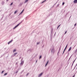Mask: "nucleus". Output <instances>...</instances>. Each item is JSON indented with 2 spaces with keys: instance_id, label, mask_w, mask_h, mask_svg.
<instances>
[{
  "instance_id": "nucleus-1",
  "label": "nucleus",
  "mask_w": 77,
  "mask_h": 77,
  "mask_svg": "<svg viewBox=\"0 0 77 77\" xmlns=\"http://www.w3.org/2000/svg\"><path fill=\"white\" fill-rule=\"evenodd\" d=\"M22 21H21L18 24H17L16 26L13 29H15V28H16V27H17L18 26H19V25L20 24H21L22 23Z\"/></svg>"
},
{
  "instance_id": "nucleus-2",
  "label": "nucleus",
  "mask_w": 77,
  "mask_h": 77,
  "mask_svg": "<svg viewBox=\"0 0 77 77\" xmlns=\"http://www.w3.org/2000/svg\"><path fill=\"white\" fill-rule=\"evenodd\" d=\"M21 63L20 64V66H22V65H23V64H24V61L23 60H21Z\"/></svg>"
},
{
  "instance_id": "nucleus-3",
  "label": "nucleus",
  "mask_w": 77,
  "mask_h": 77,
  "mask_svg": "<svg viewBox=\"0 0 77 77\" xmlns=\"http://www.w3.org/2000/svg\"><path fill=\"white\" fill-rule=\"evenodd\" d=\"M51 52L54 53V48L53 47L52 49Z\"/></svg>"
},
{
  "instance_id": "nucleus-4",
  "label": "nucleus",
  "mask_w": 77,
  "mask_h": 77,
  "mask_svg": "<svg viewBox=\"0 0 77 77\" xmlns=\"http://www.w3.org/2000/svg\"><path fill=\"white\" fill-rule=\"evenodd\" d=\"M42 74H43V73H42V72L40 74L38 75V77H41V75H42Z\"/></svg>"
},
{
  "instance_id": "nucleus-5",
  "label": "nucleus",
  "mask_w": 77,
  "mask_h": 77,
  "mask_svg": "<svg viewBox=\"0 0 77 77\" xmlns=\"http://www.w3.org/2000/svg\"><path fill=\"white\" fill-rule=\"evenodd\" d=\"M18 54V53L17 52H16V53H14V55H12V57H14V56H15V55H16V54Z\"/></svg>"
},
{
  "instance_id": "nucleus-6",
  "label": "nucleus",
  "mask_w": 77,
  "mask_h": 77,
  "mask_svg": "<svg viewBox=\"0 0 77 77\" xmlns=\"http://www.w3.org/2000/svg\"><path fill=\"white\" fill-rule=\"evenodd\" d=\"M12 41H13V40L12 39L9 42H8V45L9 44H10V43H11V42H12Z\"/></svg>"
},
{
  "instance_id": "nucleus-7",
  "label": "nucleus",
  "mask_w": 77,
  "mask_h": 77,
  "mask_svg": "<svg viewBox=\"0 0 77 77\" xmlns=\"http://www.w3.org/2000/svg\"><path fill=\"white\" fill-rule=\"evenodd\" d=\"M68 46V44L66 46V48H65L64 50V51L63 52V53H64V52H65V50L66 49V48L67 47V46Z\"/></svg>"
},
{
  "instance_id": "nucleus-8",
  "label": "nucleus",
  "mask_w": 77,
  "mask_h": 77,
  "mask_svg": "<svg viewBox=\"0 0 77 77\" xmlns=\"http://www.w3.org/2000/svg\"><path fill=\"white\" fill-rule=\"evenodd\" d=\"M74 3H77V0H74L73 2Z\"/></svg>"
},
{
  "instance_id": "nucleus-9",
  "label": "nucleus",
  "mask_w": 77,
  "mask_h": 77,
  "mask_svg": "<svg viewBox=\"0 0 77 77\" xmlns=\"http://www.w3.org/2000/svg\"><path fill=\"white\" fill-rule=\"evenodd\" d=\"M74 3H77V0H74L73 2Z\"/></svg>"
},
{
  "instance_id": "nucleus-10",
  "label": "nucleus",
  "mask_w": 77,
  "mask_h": 77,
  "mask_svg": "<svg viewBox=\"0 0 77 77\" xmlns=\"http://www.w3.org/2000/svg\"><path fill=\"white\" fill-rule=\"evenodd\" d=\"M71 48H72V47H70L69 48V49L68 51H71Z\"/></svg>"
},
{
  "instance_id": "nucleus-11",
  "label": "nucleus",
  "mask_w": 77,
  "mask_h": 77,
  "mask_svg": "<svg viewBox=\"0 0 77 77\" xmlns=\"http://www.w3.org/2000/svg\"><path fill=\"white\" fill-rule=\"evenodd\" d=\"M22 5H23V3H20V4L19 5V6H22Z\"/></svg>"
},
{
  "instance_id": "nucleus-12",
  "label": "nucleus",
  "mask_w": 77,
  "mask_h": 77,
  "mask_svg": "<svg viewBox=\"0 0 77 77\" xmlns=\"http://www.w3.org/2000/svg\"><path fill=\"white\" fill-rule=\"evenodd\" d=\"M24 11V9L23 10V11L21 12L20 14L19 15H21L23 11Z\"/></svg>"
},
{
  "instance_id": "nucleus-13",
  "label": "nucleus",
  "mask_w": 77,
  "mask_h": 77,
  "mask_svg": "<svg viewBox=\"0 0 77 77\" xmlns=\"http://www.w3.org/2000/svg\"><path fill=\"white\" fill-rule=\"evenodd\" d=\"M28 1H29V0H25L24 3H27L28 2Z\"/></svg>"
},
{
  "instance_id": "nucleus-14",
  "label": "nucleus",
  "mask_w": 77,
  "mask_h": 77,
  "mask_svg": "<svg viewBox=\"0 0 77 77\" xmlns=\"http://www.w3.org/2000/svg\"><path fill=\"white\" fill-rule=\"evenodd\" d=\"M48 61L47 62V63L45 64V66H46L47 65V64H48Z\"/></svg>"
},
{
  "instance_id": "nucleus-15",
  "label": "nucleus",
  "mask_w": 77,
  "mask_h": 77,
  "mask_svg": "<svg viewBox=\"0 0 77 77\" xmlns=\"http://www.w3.org/2000/svg\"><path fill=\"white\" fill-rule=\"evenodd\" d=\"M46 0H45L43 2H42L41 3H44V2H45L46 1Z\"/></svg>"
},
{
  "instance_id": "nucleus-16",
  "label": "nucleus",
  "mask_w": 77,
  "mask_h": 77,
  "mask_svg": "<svg viewBox=\"0 0 77 77\" xmlns=\"http://www.w3.org/2000/svg\"><path fill=\"white\" fill-rule=\"evenodd\" d=\"M4 2H2V5H3V4H4Z\"/></svg>"
},
{
  "instance_id": "nucleus-17",
  "label": "nucleus",
  "mask_w": 77,
  "mask_h": 77,
  "mask_svg": "<svg viewBox=\"0 0 77 77\" xmlns=\"http://www.w3.org/2000/svg\"><path fill=\"white\" fill-rule=\"evenodd\" d=\"M7 73H5V74H4V76L6 75H7Z\"/></svg>"
},
{
  "instance_id": "nucleus-18",
  "label": "nucleus",
  "mask_w": 77,
  "mask_h": 77,
  "mask_svg": "<svg viewBox=\"0 0 77 77\" xmlns=\"http://www.w3.org/2000/svg\"><path fill=\"white\" fill-rule=\"evenodd\" d=\"M15 51H16V49H14L13 51V53L15 52Z\"/></svg>"
},
{
  "instance_id": "nucleus-19",
  "label": "nucleus",
  "mask_w": 77,
  "mask_h": 77,
  "mask_svg": "<svg viewBox=\"0 0 77 77\" xmlns=\"http://www.w3.org/2000/svg\"><path fill=\"white\" fill-rule=\"evenodd\" d=\"M41 57H42V56L41 55L39 57V59H41Z\"/></svg>"
},
{
  "instance_id": "nucleus-20",
  "label": "nucleus",
  "mask_w": 77,
  "mask_h": 77,
  "mask_svg": "<svg viewBox=\"0 0 77 77\" xmlns=\"http://www.w3.org/2000/svg\"><path fill=\"white\" fill-rule=\"evenodd\" d=\"M39 43H40V42H38L37 43V45H38V44H39Z\"/></svg>"
},
{
  "instance_id": "nucleus-21",
  "label": "nucleus",
  "mask_w": 77,
  "mask_h": 77,
  "mask_svg": "<svg viewBox=\"0 0 77 77\" xmlns=\"http://www.w3.org/2000/svg\"><path fill=\"white\" fill-rule=\"evenodd\" d=\"M60 25H59L57 28V29H58V28H59V27H60Z\"/></svg>"
},
{
  "instance_id": "nucleus-22",
  "label": "nucleus",
  "mask_w": 77,
  "mask_h": 77,
  "mask_svg": "<svg viewBox=\"0 0 77 77\" xmlns=\"http://www.w3.org/2000/svg\"><path fill=\"white\" fill-rule=\"evenodd\" d=\"M12 5H13V2H12V3H11V4L10 5L12 6Z\"/></svg>"
},
{
  "instance_id": "nucleus-23",
  "label": "nucleus",
  "mask_w": 77,
  "mask_h": 77,
  "mask_svg": "<svg viewBox=\"0 0 77 77\" xmlns=\"http://www.w3.org/2000/svg\"><path fill=\"white\" fill-rule=\"evenodd\" d=\"M16 13H17V11H15L14 12V14H16Z\"/></svg>"
},
{
  "instance_id": "nucleus-24",
  "label": "nucleus",
  "mask_w": 77,
  "mask_h": 77,
  "mask_svg": "<svg viewBox=\"0 0 77 77\" xmlns=\"http://www.w3.org/2000/svg\"><path fill=\"white\" fill-rule=\"evenodd\" d=\"M64 4H65V2H63L62 4V5H64Z\"/></svg>"
},
{
  "instance_id": "nucleus-25",
  "label": "nucleus",
  "mask_w": 77,
  "mask_h": 77,
  "mask_svg": "<svg viewBox=\"0 0 77 77\" xmlns=\"http://www.w3.org/2000/svg\"><path fill=\"white\" fill-rule=\"evenodd\" d=\"M3 72H4V71H2V74H3Z\"/></svg>"
},
{
  "instance_id": "nucleus-26",
  "label": "nucleus",
  "mask_w": 77,
  "mask_h": 77,
  "mask_svg": "<svg viewBox=\"0 0 77 77\" xmlns=\"http://www.w3.org/2000/svg\"><path fill=\"white\" fill-rule=\"evenodd\" d=\"M28 74H29V73H28L26 75V76H27V75H28Z\"/></svg>"
},
{
  "instance_id": "nucleus-27",
  "label": "nucleus",
  "mask_w": 77,
  "mask_h": 77,
  "mask_svg": "<svg viewBox=\"0 0 77 77\" xmlns=\"http://www.w3.org/2000/svg\"><path fill=\"white\" fill-rule=\"evenodd\" d=\"M77 24V23H75V25H74V26H76V25Z\"/></svg>"
},
{
  "instance_id": "nucleus-28",
  "label": "nucleus",
  "mask_w": 77,
  "mask_h": 77,
  "mask_svg": "<svg viewBox=\"0 0 77 77\" xmlns=\"http://www.w3.org/2000/svg\"><path fill=\"white\" fill-rule=\"evenodd\" d=\"M21 57H19V59H21Z\"/></svg>"
},
{
  "instance_id": "nucleus-29",
  "label": "nucleus",
  "mask_w": 77,
  "mask_h": 77,
  "mask_svg": "<svg viewBox=\"0 0 77 77\" xmlns=\"http://www.w3.org/2000/svg\"><path fill=\"white\" fill-rule=\"evenodd\" d=\"M66 33V32H65V33H64L65 35Z\"/></svg>"
},
{
  "instance_id": "nucleus-30",
  "label": "nucleus",
  "mask_w": 77,
  "mask_h": 77,
  "mask_svg": "<svg viewBox=\"0 0 77 77\" xmlns=\"http://www.w3.org/2000/svg\"><path fill=\"white\" fill-rule=\"evenodd\" d=\"M75 77V75H74L72 77Z\"/></svg>"
},
{
  "instance_id": "nucleus-31",
  "label": "nucleus",
  "mask_w": 77,
  "mask_h": 77,
  "mask_svg": "<svg viewBox=\"0 0 77 77\" xmlns=\"http://www.w3.org/2000/svg\"><path fill=\"white\" fill-rule=\"evenodd\" d=\"M75 60H74V61H73V63H74V62H75Z\"/></svg>"
},
{
  "instance_id": "nucleus-32",
  "label": "nucleus",
  "mask_w": 77,
  "mask_h": 77,
  "mask_svg": "<svg viewBox=\"0 0 77 77\" xmlns=\"http://www.w3.org/2000/svg\"><path fill=\"white\" fill-rule=\"evenodd\" d=\"M37 62V60H36V62Z\"/></svg>"
},
{
  "instance_id": "nucleus-33",
  "label": "nucleus",
  "mask_w": 77,
  "mask_h": 77,
  "mask_svg": "<svg viewBox=\"0 0 77 77\" xmlns=\"http://www.w3.org/2000/svg\"><path fill=\"white\" fill-rule=\"evenodd\" d=\"M59 52H58L57 53V54H59Z\"/></svg>"
},
{
  "instance_id": "nucleus-34",
  "label": "nucleus",
  "mask_w": 77,
  "mask_h": 77,
  "mask_svg": "<svg viewBox=\"0 0 77 77\" xmlns=\"http://www.w3.org/2000/svg\"><path fill=\"white\" fill-rule=\"evenodd\" d=\"M17 72H18V71H17V72H16V73H17Z\"/></svg>"
},
{
  "instance_id": "nucleus-35",
  "label": "nucleus",
  "mask_w": 77,
  "mask_h": 77,
  "mask_svg": "<svg viewBox=\"0 0 77 77\" xmlns=\"http://www.w3.org/2000/svg\"><path fill=\"white\" fill-rule=\"evenodd\" d=\"M22 60H23V58H22V59L21 60L22 61Z\"/></svg>"
},
{
  "instance_id": "nucleus-36",
  "label": "nucleus",
  "mask_w": 77,
  "mask_h": 77,
  "mask_svg": "<svg viewBox=\"0 0 77 77\" xmlns=\"http://www.w3.org/2000/svg\"><path fill=\"white\" fill-rule=\"evenodd\" d=\"M7 0V1H9V0Z\"/></svg>"
},
{
  "instance_id": "nucleus-37",
  "label": "nucleus",
  "mask_w": 77,
  "mask_h": 77,
  "mask_svg": "<svg viewBox=\"0 0 77 77\" xmlns=\"http://www.w3.org/2000/svg\"><path fill=\"white\" fill-rule=\"evenodd\" d=\"M0 12H1V11H0Z\"/></svg>"
},
{
  "instance_id": "nucleus-38",
  "label": "nucleus",
  "mask_w": 77,
  "mask_h": 77,
  "mask_svg": "<svg viewBox=\"0 0 77 77\" xmlns=\"http://www.w3.org/2000/svg\"><path fill=\"white\" fill-rule=\"evenodd\" d=\"M28 51H29V50Z\"/></svg>"
}]
</instances>
